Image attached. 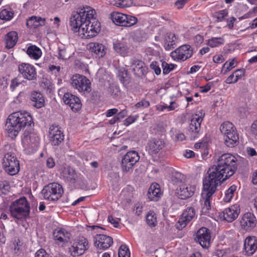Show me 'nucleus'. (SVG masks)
<instances>
[{"mask_svg": "<svg viewBox=\"0 0 257 257\" xmlns=\"http://www.w3.org/2000/svg\"><path fill=\"white\" fill-rule=\"evenodd\" d=\"M100 23L96 19L92 20L90 23L83 24L78 32L80 33L84 37L88 39L96 36L100 32Z\"/></svg>", "mask_w": 257, "mask_h": 257, "instance_id": "obj_12", "label": "nucleus"}, {"mask_svg": "<svg viewBox=\"0 0 257 257\" xmlns=\"http://www.w3.org/2000/svg\"><path fill=\"white\" fill-rule=\"evenodd\" d=\"M183 156L186 158H191L194 157L195 156V153L193 151L190 150H186L184 153Z\"/></svg>", "mask_w": 257, "mask_h": 257, "instance_id": "obj_64", "label": "nucleus"}, {"mask_svg": "<svg viewBox=\"0 0 257 257\" xmlns=\"http://www.w3.org/2000/svg\"><path fill=\"white\" fill-rule=\"evenodd\" d=\"M212 86V82L208 83L206 85L200 86V92L202 93H205L208 92Z\"/></svg>", "mask_w": 257, "mask_h": 257, "instance_id": "obj_57", "label": "nucleus"}, {"mask_svg": "<svg viewBox=\"0 0 257 257\" xmlns=\"http://www.w3.org/2000/svg\"><path fill=\"white\" fill-rule=\"evenodd\" d=\"M195 239L203 248H208L210 245V233L205 227L200 228L196 234Z\"/></svg>", "mask_w": 257, "mask_h": 257, "instance_id": "obj_21", "label": "nucleus"}, {"mask_svg": "<svg viewBox=\"0 0 257 257\" xmlns=\"http://www.w3.org/2000/svg\"><path fill=\"white\" fill-rule=\"evenodd\" d=\"M224 143L229 147H233L238 143L239 137L234 125L229 121L223 122L220 126Z\"/></svg>", "mask_w": 257, "mask_h": 257, "instance_id": "obj_7", "label": "nucleus"}, {"mask_svg": "<svg viewBox=\"0 0 257 257\" xmlns=\"http://www.w3.org/2000/svg\"><path fill=\"white\" fill-rule=\"evenodd\" d=\"M40 137L36 132H25L22 139L24 151L26 154L31 155L38 149L40 144Z\"/></svg>", "mask_w": 257, "mask_h": 257, "instance_id": "obj_5", "label": "nucleus"}, {"mask_svg": "<svg viewBox=\"0 0 257 257\" xmlns=\"http://www.w3.org/2000/svg\"><path fill=\"white\" fill-rule=\"evenodd\" d=\"M71 84L73 88L80 92H89L91 90L89 80L80 74H76L72 77Z\"/></svg>", "mask_w": 257, "mask_h": 257, "instance_id": "obj_15", "label": "nucleus"}, {"mask_svg": "<svg viewBox=\"0 0 257 257\" xmlns=\"http://www.w3.org/2000/svg\"><path fill=\"white\" fill-rule=\"evenodd\" d=\"M53 238L55 242L62 246L68 243L71 238L70 232L63 228H57L53 231Z\"/></svg>", "mask_w": 257, "mask_h": 257, "instance_id": "obj_17", "label": "nucleus"}, {"mask_svg": "<svg viewBox=\"0 0 257 257\" xmlns=\"http://www.w3.org/2000/svg\"><path fill=\"white\" fill-rule=\"evenodd\" d=\"M146 34L143 31H137L135 34V39L138 42L144 41L146 39Z\"/></svg>", "mask_w": 257, "mask_h": 257, "instance_id": "obj_49", "label": "nucleus"}, {"mask_svg": "<svg viewBox=\"0 0 257 257\" xmlns=\"http://www.w3.org/2000/svg\"><path fill=\"white\" fill-rule=\"evenodd\" d=\"M14 17V12L11 9H5L0 12V18L3 20L10 21Z\"/></svg>", "mask_w": 257, "mask_h": 257, "instance_id": "obj_43", "label": "nucleus"}, {"mask_svg": "<svg viewBox=\"0 0 257 257\" xmlns=\"http://www.w3.org/2000/svg\"><path fill=\"white\" fill-rule=\"evenodd\" d=\"M96 15L95 10L89 6L79 9L70 18V26L71 30L75 33L78 32L83 24L90 23L92 20L96 19Z\"/></svg>", "mask_w": 257, "mask_h": 257, "instance_id": "obj_3", "label": "nucleus"}, {"mask_svg": "<svg viewBox=\"0 0 257 257\" xmlns=\"http://www.w3.org/2000/svg\"><path fill=\"white\" fill-rule=\"evenodd\" d=\"M237 186L235 185L231 186L224 192L223 200L226 203L230 202L236 193Z\"/></svg>", "mask_w": 257, "mask_h": 257, "instance_id": "obj_40", "label": "nucleus"}, {"mask_svg": "<svg viewBox=\"0 0 257 257\" xmlns=\"http://www.w3.org/2000/svg\"><path fill=\"white\" fill-rule=\"evenodd\" d=\"M150 105V103L146 100H142L138 102L134 106V109L136 110H142L145 108L148 107Z\"/></svg>", "mask_w": 257, "mask_h": 257, "instance_id": "obj_48", "label": "nucleus"}, {"mask_svg": "<svg viewBox=\"0 0 257 257\" xmlns=\"http://www.w3.org/2000/svg\"><path fill=\"white\" fill-rule=\"evenodd\" d=\"M46 19L41 17L32 16L27 20L26 25L30 29H36L40 26H45Z\"/></svg>", "mask_w": 257, "mask_h": 257, "instance_id": "obj_30", "label": "nucleus"}, {"mask_svg": "<svg viewBox=\"0 0 257 257\" xmlns=\"http://www.w3.org/2000/svg\"><path fill=\"white\" fill-rule=\"evenodd\" d=\"M117 76L120 81L124 85H126L128 83L129 76L127 71L124 68H121L118 70Z\"/></svg>", "mask_w": 257, "mask_h": 257, "instance_id": "obj_42", "label": "nucleus"}, {"mask_svg": "<svg viewBox=\"0 0 257 257\" xmlns=\"http://www.w3.org/2000/svg\"><path fill=\"white\" fill-rule=\"evenodd\" d=\"M195 217V211L194 209L191 207H188L184 211L176 224L177 228L179 230L182 229Z\"/></svg>", "mask_w": 257, "mask_h": 257, "instance_id": "obj_19", "label": "nucleus"}, {"mask_svg": "<svg viewBox=\"0 0 257 257\" xmlns=\"http://www.w3.org/2000/svg\"><path fill=\"white\" fill-rule=\"evenodd\" d=\"M6 47L7 49L13 48L18 40V33L15 31H11L7 34L5 37Z\"/></svg>", "mask_w": 257, "mask_h": 257, "instance_id": "obj_33", "label": "nucleus"}, {"mask_svg": "<svg viewBox=\"0 0 257 257\" xmlns=\"http://www.w3.org/2000/svg\"><path fill=\"white\" fill-rule=\"evenodd\" d=\"M154 50L149 48L146 49L145 54L144 56L143 61H138L133 63L132 64H147L150 63V64H158L159 62L156 61L157 56L154 55Z\"/></svg>", "mask_w": 257, "mask_h": 257, "instance_id": "obj_27", "label": "nucleus"}, {"mask_svg": "<svg viewBox=\"0 0 257 257\" xmlns=\"http://www.w3.org/2000/svg\"><path fill=\"white\" fill-rule=\"evenodd\" d=\"M40 86L47 93H51L54 91V84L51 78L43 77L41 82Z\"/></svg>", "mask_w": 257, "mask_h": 257, "instance_id": "obj_37", "label": "nucleus"}, {"mask_svg": "<svg viewBox=\"0 0 257 257\" xmlns=\"http://www.w3.org/2000/svg\"><path fill=\"white\" fill-rule=\"evenodd\" d=\"M118 257H130L128 248L125 244H122L118 250Z\"/></svg>", "mask_w": 257, "mask_h": 257, "instance_id": "obj_46", "label": "nucleus"}, {"mask_svg": "<svg viewBox=\"0 0 257 257\" xmlns=\"http://www.w3.org/2000/svg\"><path fill=\"white\" fill-rule=\"evenodd\" d=\"M35 257H49V255L44 249H40L36 252Z\"/></svg>", "mask_w": 257, "mask_h": 257, "instance_id": "obj_62", "label": "nucleus"}, {"mask_svg": "<svg viewBox=\"0 0 257 257\" xmlns=\"http://www.w3.org/2000/svg\"><path fill=\"white\" fill-rule=\"evenodd\" d=\"M107 220L111 223L113 227L115 228H119L120 226L119 221V219L117 218H114L112 216H108Z\"/></svg>", "mask_w": 257, "mask_h": 257, "instance_id": "obj_51", "label": "nucleus"}, {"mask_svg": "<svg viewBox=\"0 0 257 257\" xmlns=\"http://www.w3.org/2000/svg\"><path fill=\"white\" fill-rule=\"evenodd\" d=\"M111 19L116 25L125 27H132L138 22V18L135 16L117 12H113L111 14Z\"/></svg>", "mask_w": 257, "mask_h": 257, "instance_id": "obj_10", "label": "nucleus"}, {"mask_svg": "<svg viewBox=\"0 0 257 257\" xmlns=\"http://www.w3.org/2000/svg\"><path fill=\"white\" fill-rule=\"evenodd\" d=\"M27 53L31 58L38 60L42 55L41 50L36 46L29 47L27 50Z\"/></svg>", "mask_w": 257, "mask_h": 257, "instance_id": "obj_39", "label": "nucleus"}, {"mask_svg": "<svg viewBox=\"0 0 257 257\" xmlns=\"http://www.w3.org/2000/svg\"><path fill=\"white\" fill-rule=\"evenodd\" d=\"M240 212V206L234 204L225 209L223 212V219L227 222H231L238 216Z\"/></svg>", "mask_w": 257, "mask_h": 257, "instance_id": "obj_20", "label": "nucleus"}, {"mask_svg": "<svg viewBox=\"0 0 257 257\" xmlns=\"http://www.w3.org/2000/svg\"><path fill=\"white\" fill-rule=\"evenodd\" d=\"M133 4V0H117L113 5L121 8H126L132 6Z\"/></svg>", "mask_w": 257, "mask_h": 257, "instance_id": "obj_44", "label": "nucleus"}, {"mask_svg": "<svg viewBox=\"0 0 257 257\" xmlns=\"http://www.w3.org/2000/svg\"><path fill=\"white\" fill-rule=\"evenodd\" d=\"M187 2L188 0H177L175 3V5L178 9H180L184 6Z\"/></svg>", "mask_w": 257, "mask_h": 257, "instance_id": "obj_61", "label": "nucleus"}, {"mask_svg": "<svg viewBox=\"0 0 257 257\" xmlns=\"http://www.w3.org/2000/svg\"><path fill=\"white\" fill-rule=\"evenodd\" d=\"M164 147L163 141L159 139H154L149 142L147 146V150L151 155L153 156L159 153Z\"/></svg>", "mask_w": 257, "mask_h": 257, "instance_id": "obj_26", "label": "nucleus"}, {"mask_svg": "<svg viewBox=\"0 0 257 257\" xmlns=\"http://www.w3.org/2000/svg\"><path fill=\"white\" fill-rule=\"evenodd\" d=\"M96 76L99 78V80H108V78L110 77L109 74L105 72V71L100 68L98 70L96 73Z\"/></svg>", "mask_w": 257, "mask_h": 257, "instance_id": "obj_47", "label": "nucleus"}, {"mask_svg": "<svg viewBox=\"0 0 257 257\" xmlns=\"http://www.w3.org/2000/svg\"><path fill=\"white\" fill-rule=\"evenodd\" d=\"M62 100L66 105H68L74 112H77L82 107V103L80 98L68 92L65 93Z\"/></svg>", "mask_w": 257, "mask_h": 257, "instance_id": "obj_18", "label": "nucleus"}, {"mask_svg": "<svg viewBox=\"0 0 257 257\" xmlns=\"http://www.w3.org/2000/svg\"><path fill=\"white\" fill-rule=\"evenodd\" d=\"M49 137L53 145H58L63 141L64 135L58 126L52 125L49 130Z\"/></svg>", "mask_w": 257, "mask_h": 257, "instance_id": "obj_22", "label": "nucleus"}, {"mask_svg": "<svg viewBox=\"0 0 257 257\" xmlns=\"http://www.w3.org/2000/svg\"><path fill=\"white\" fill-rule=\"evenodd\" d=\"M236 169V158L229 153L222 154L218 159L217 165L209 168L203 179L200 201L203 213L206 214L210 209V200L217 187L232 176Z\"/></svg>", "mask_w": 257, "mask_h": 257, "instance_id": "obj_1", "label": "nucleus"}, {"mask_svg": "<svg viewBox=\"0 0 257 257\" xmlns=\"http://www.w3.org/2000/svg\"><path fill=\"white\" fill-rule=\"evenodd\" d=\"M138 118V115H137L129 116L124 120V125L125 126H128L129 125L135 122Z\"/></svg>", "mask_w": 257, "mask_h": 257, "instance_id": "obj_50", "label": "nucleus"}, {"mask_svg": "<svg viewBox=\"0 0 257 257\" xmlns=\"http://www.w3.org/2000/svg\"><path fill=\"white\" fill-rule=\"evenodd\" d=\"M46 165L48 168H53L55 165L54 159L51 157H47L46 160Z\"/></svg>", "mask_w": 257, "mask_h": 257, "instance_id": "obj_56", "label": "nucleus"}, {"mask_svg": "<svg viewBox=\"0 0 257 257\" xmlns=\"http://www.w3.org/2000/svg\"><path fill=\"white\" fill-rule=\"evenodd\" d=\"M138 153L135 151L128 152L122 158L121 168L125 172L132 170L134 165L139 161Z\"/></svg>", "mask_w": 257, "mask_h": 257, "instance_id": "obj_16", "label": "nucleus"}, {"mask_svg": "<svg viewBox=\"0 0 257 257\" xmlns=\"http://www.w3.org/2000/svg\"><path fill=\"white\" fill-rule=\"evenodd\" d=\"M225 43L223 37H212L207 40L206 44L210 48L219 47Z\"/></svg>", "mask_w": 257, "mask_h": 257, "instance_id": "obj_38", "label": "nucleus"}, {"mask_svg": "<svg viewBox=\"0 0 257 257\" xmlns=\"http://www.w3.org/2000/svg\"><path fill=\"white\" fill-rule=\"evenodd\" d=\"M240 222L242 228L245 230H249L256 226V219L253 213L246 212L241 217Z\"/></svg>", "mask_w": 257, "mask_h": 257, "instance_id": "obj_23", "label": "nucleus"}, {"mask_svg": "<svg viewBox=\"0 0 257 257\" xmlns=\"http://www.w3.org/2000/svg\"><path fill=\"white\" fill-rule=\"evenodd\" d=\"M238 79L235 75V74L233 73L230 76H229L226 80V82L228 84H231L233 83H235L237 81Z\"/></svg>", "mask_w": 257, "mask_h": 257, "instance_id": "obj_58", "label": "nucleus"}, {"mask_svg": "<svg viewBox=\"0 0 257 257\" xmlns=\"http://www.w3.org/2000/svg\"><path fill=\"white\" fill-rule=\"evenodd\" d=\"M225 60L223 56L221 54H216L213 58V61L215 63L220 64Z\"/></svg>", "mask_w": 257, "mask_h": 257, "instance_id": "obj_53", "label": "nucleus"}, {"mask_svg": "<svg viewBox=\"0 0 257 257\" xmlns=\"http://www.w3.org/2000/svg\"><path fill=\"white\" fill-rule=\"evenodd\" d=\"M146 222L151 227H154L157 225V216L154 211H150L148 212L146 215Z\"/></svg>", "mask_w": 257, "mask_h": 257, "instance_id": "obj_41", "label": "nucleus"}, {"mask_svg": "<svg viewBox=\"0 0 257 257\" xmlns=\"http://www.w3.org/2000/svg\"><path fill=\"white\" fill-rule=\"evenodd\" d=\"M10 189V187L9 185H8L7 183H3L2 186V185L0 186V193L6 194L8 192H9Z\"/></svg>", "mask_w": 257, "mask_h": 257, "instance_id": "obj_54", "label": "nucleus"}, {"mask_svg": "<svg viewBox=\"0 0 257 257\" xmlns=\"http://www.w3.org/2000/svg\"><path fill=\"white\" fill-rule=\"evenodd\" d=\"M193 50L189 45H183L171 53L172 59L176 62L184 61L193 55Z\"/></svg>", "mask_w": 257, "mask_h": 257, "instance_id": "obj_14", "label": "nucleus"}, {"mask_svg": "<svg viewBox=\"0 0 257 257\" xmlns=\"http://www.w3.org/2000/svg\"><path fill=\"white\" fill-rule=\"evenodd\" d=\"M60 70V66H56L55 65H50L48 68V71L52 73V74H54L56 75L59 72Z\"/></svg>", "mask_w": 257, "mask_h": 257, "instance_id": "obj_55", "label": "nucleus"}, {"mask_svg": "<svg viewBox=\"0 0 257 257\" xmlns=\"http://www.w3.org/2000/svg\"><path fill=\"white\" fill-rule=\"evenodd\" d=\"M160 185L156 183H152L148 191V198L151 201H158L162 195Z\"/></svg>", "mask_w": 257, "mask_h": 257, "instance_id": "obj_29", "label": "nucleus"}, {"mask_svg": "<svg viewBox=\"0 0 257 257\" xmlns=\"http://www.w3.org/2000/svg\"><path fill=\"white\" fill-rule=\"evenodd\" d=\"M204 41V37L201 35H197L194 38V42L196 46H200Z\"/></svg>", "mask_w": 257, "mask_h": 257, "instance_id": "obj_52", "label": "nucleus"}, {"mask_svg": "<svg viewBox=\"0 0 257 257\" xmlns=\"http://www.w3.org/2000/svg\"><path fill=\"white\" fill-rule=\"evenodd\" d=\"M20 84V82L18 78H16L11 81V84L10 85V88L12 91H14L15 89Z\"/></svg>", "mask_w": 257, "mask_h": 257, "instance_id": "obj_60", "label": "nucleus"}, {"mask_svg": "<svg viewBox=\"0 0 257 257\" xmlns=\"http://www.w3.org/2000/svg\"><path fill=\"white\" fill-rule=\"evenodd\" d=\"M63 193L62 186L57 183H51L45 186L42 190L44 199L55 201L59 199Z\"/></svg>", "mask_w": 257, "mask_h": 257, "instance_id": "obj_8", "label": "nucleus"}, {"mask_svg": "<svg viewBox=\"0 0 257 257\" xmlns=\"http://www.w3.org/2000/svg\"><path fill=\"white\" fill-rule=\"evenodd\" d=\"M244 250L247 255L253 254L257 249V239L254 236H248L244 241Z\"/></svg>", "mask_w": 257, "mask_h": 257, "instance_id": "obj_25", "label": "nucleus"}, {"mask_svg": "<svg viewBox=\"0 0 257 257\" xmlns=\"http://www.w3.org/2000/svg\"><path fill=\"white\" fill-rule=\"evenodd\" d=\"M88 48L92 52L95 54L98 58L102 57L106 53L105 46L98 43H90L88 45Z\"/></svg>", "mask_w": 257, "mask_h": 257, "instance_id": "obj_31", "label": "nucleus"}, {"mask_svg": "<svg viewBox=\"0 0 257 257\" xmlns=\"http://www.w3.org/2000/svg\"><path fill=\"white\" fill-rule=\"evenodd\" d=\"M95 239V245L100 249H107L113 243L112 238L104 234H97Z\"/></svg>", "mask_w": 257, "mask_h": 257, "instance_id": "obj_24", "label": "nucleus"}, {"mask_svg": "<svg viewBox=\"0 0 257 257\" xmlns=\"http://www.w3.org/2000/svg\"><path fill=\"white\" fill-rule=\"evenodd\" d=\"M244 73L245 70L243 69H238L234 72L235 75L238 79L241 78L244 75Z\"/></svg>", "mask_w": 257, "mask_h": 257, "instance_id": "obj_63", "label": "nucleus"}, {"mask_svg": "<svg viewBox=\"0 0 257 257\" xmlns=\"http://www.w3.org/2000/svg\"><path fill=\"white\" fill-rule=\"evenodd\" d=\"M205 113L203 110H197L192 116L188 134L191 140L197 138L200 134L201 123L203 119Z\"/></svg>", "mask_w": 257, "mask_h": 257, "instance_id": "obj_9", "label": "nucleus"}, {"mask_svg": "<svg viewBox=\"0 0 257 257\" xmlns=\"http://www.w3.org/2000/svg\"><path fill=\"white\" fill-rule=\"evenodd\" d=\"M175 177L180 182L176 190L177 197L181 199H186L192 196L196 190V186L186 182H182L184 176L180 173H176Z\"/></svg>", "mask_w": 257, "mask_h": 257, "instance_id": "obj_6", "label": "nucleus"}, {"mask_svg": "<svg viewBox=\"0 0 257 257\" xmlns=\"http://www.w3.org/2000/svg\"><path fill=\"white\" fill-rule=\"evenodd\" d=\"M178 37L174 33H167L164 40V47L166 50L174 48L177 43Z\"/></svg>", "mask_w": 257, "mask_h": 257, "instance_id": "obj_32", "label": "nucleus"}, {"mask_svg": "<svg viewBox=\"0 0 257 257\" xmlns=\"http://www.w3.org/2000/svg\"><path fill=\"white\" fill-rule=\"evenodd\" d=\"M12 216L18 219H25L29 214L30 206L24 197L12 202L10 206Z\"/></svg>", "mask_w": 257, "mask_h": 257, "instance_id": "obj_4", "label": "nucleus"}, {"mask_svg": "<svg viewBox=\"0 0 257 257\" xmlns=\"http://www.w3.org/2000/svg\"><path fill=\"white\" fill-rule=\"evenodd\" d=\"M61 176L66 181L71 183L76 182L77 175L75 171L70 167H65L61 172Z\"/></svg>", "mask_w": 257, "mask_h": 257, "instance_id": "obj_34", "label": "nucleus"}, {"mask_svg": "<svg viewBox=\"0 0 257 257\" xmlns=\"http://www.w3.org/2000/svg\"><path fill=\"white\" fill-rule=\"evenodd\" d=\"M250 131L257 138V120H254L251 125Z\"/></svg>", "mask_w": 257, "mask_h": 257, "instance_id": "obj_59", "label": "nucleus"}, {"mask_svg": "<svg viewBox=\"0 0 257 257\" xmlns=\"http://www.w3.org/2000/svg\"><path fill=\"white\" fill-rule=\"evenodd\" d=\"M228 11L227 9H224L216 12L214 15V17L218 22H222L225 20V18L227 16Z\"/></svg>", "mask_w": 257, "mask_h": 257, "instance_id": "obj_45", "label": "nucleus"}, {"mask_svg": "<svg viewBox=\"0 0 257 257\" xmlns=\"http://www.w3.org/2000/svg\"><path fill=\"white\" fill-rule=\"evenodd\" d=\"M31 100L34 102V106L38 108H41L45 105V99L42 93L37 91L31 93Z\"/></svg>", "mask_w": 257, "mask_h": 257, "instance_id": "obj_35", "label": "nucleus"}, {"mask_svg": "<svg viewBox=\"0 0 257 257\" xmlns=\"http://www.w3.org/2000/svg\"><path fill=\"white\" fill-rule=\"evenodd\" d=\"M33 124L30 113L25 110H19L9 115L6 121L5 130L9 137L14 139L22 130Z\"/></svg>", "mask_w": 257, "mask_h": 257, "instance_id": "obj_2", "label": "nucleus"}, {"mask_svg": "<svg viewBox=\"0 0 257 257\" xmlns=\"http://www.w3.org/2000/svg\"><path fill=\"white\" fill-rule=\"evenodd\" d=\"M19 70L23 76L28 80L36 78L37 72L33 65H19Z\"/></svg>", "mask_w": 257, "mask_h": 257, "instance_id": "obj_28", "label": "nucleus"}, {"mask_svg": "<svg viewBox=\"0 0 257 257\" xmlns=\"http://www.w3.org/2000/svg\"><path fill=\"white\" fill-rule=\"evenodd\" d=\"M114 50L122 56H127L130 52L128 45L125 42H118L114 44Z\"/></svg>", "mask_w": 257, "mask_h": 257, "instance_id": "obj_36", "label": "nucleus"}, {"mask_svg": "<svg viewBox=\"0 0 257 257\" xmlns=\"http://www.w3.org/2000/svg\"><path fill=\"white\" fill-rule=\"evenodd\" d=\"M88 247L87 239L83 236H78L73 240L69 252L71 256L75 257L83 254Z\"/></svg>", "mask_w": 257, "mask_h": 257, "instance_id": "obj_13", "label": "nucleus"}, {"mask_svg": "<svg viewBox=\"0 0 257 257\" xmlns=\"http://www.w3.org/2000/svg\"><path fill=\"white\" fill-rule=\"evenodd\" d=\"M2 164L6 171L11 175H15L19 171V162L12 153H8L5 155Z\"/></svg>", "mask_w": 257, "mask_h": 257, "instance_id": "obj_11", "label": "nucleus"}]
</instances>
